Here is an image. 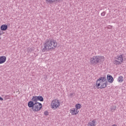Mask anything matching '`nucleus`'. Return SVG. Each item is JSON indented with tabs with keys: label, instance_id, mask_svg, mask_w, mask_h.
<instances>
[{
	"label": "nucleus",
	"instance_id": "obj_2",
	"mask_svg": "<svg viewBox=\"0 0 126 126\" xmlns=\"http://www.w3.org/2000/svg\"><path fill=\"white\" fill-rule=\"evenodd\" d=\"M28 106L29 108H32V111H34V112H38L43 107L42 103L33 100L30 101L28 103Z\"/></svg>",
	"mask_w": 126,
	"mask_h": 126
},
{
	"label": "nucleus",
	"instance_id": "obj_11",
	"mask_svg": "<svg viewBox=\"0 0 126 126\" xmlns=\"http://www.w3.org/2000/svg\"><path fill=\"white\" fill-rule=\"evenodd\" d=\"M116 59L118 60V62H119L121 63H122L123 62H124V59L123 58V55H122L119 56H117V58Z\"/></svg>",
	"mask_w": 126,
	"mask_h": 126
},
{
	"label": "nucleus",
	"instance_id": "obj_7",
	"mask_svg": "<svg viewBox=\"0 0 126 126\" xmlns=\"http://www.w3.org/2000/svg\"><path fill=\"white\" fill-rule=\"evenodd\" d=\"M107 79L108 82L110 83H113V82H114V78H113V76L110 74L107 75Z\"/></svg>",
	"mask_w": 126,
	"mask_h": 126
},
{
	"label": "nucleus",
	"instance_id": "obj_14",
	"mask_svg": "<svg viewBox=\"0 0 126 126\" xmlns=\"http://www.w3.org/2000/svg\"><path fill=\"white\" fill-rule=\"evenodd\" d=\"M1 30L2 31H5L7 29V25H2L0 27Z\"/></svg>",
	"mask_w": 126,
	"mask_h": 126
},
{
	"label": "nucleus",
	"instance_id": "obj_12",
	"mask_svg": "<svg viewBox=\"0 0 126 126\" xmlns=\"http://www.w3.org/2000/svg\"><path fill=\"white\" fill-rule=\"evenodd\" d=\"M96 82H106V77H100V78L96 81Z\"/></svg>",
	"mask_w": 126,
	"mask_h": 126
},
{
	"label": "nucleus",
	"instance_id": "obj_3",
	"mask_svg": "<svg viewBox=\"0 0 126 126\" xmlns=\"http://www.w3.org/2000/svg\"><path fill=\"white\" fill-rule=\"evenodd\" d=\"M104 57L103 56H94L90 59L91 63L94 64V65L97 64V63H101Z\"/></svg>",
	"mask_w": 126,
	"mask_h": 126
},
{
	"label": "nucleus",
	"instance_id": "obj_4",
	"mask_svg": "<svg viewBox=\"0 0 126 126\" xmlns=\"http://www.w3.org/2000/svg\"><path fill=\"white\" fill-rule=\"evenodd\" d=\"M96 88L97 89H103L106 88L108 86V81L106 82H96Z\"/></svg>",
	"mask_w": 126,
	"mask_h": 126
},
{
	"label": "nucleus",
	"instance_id": "obj_26",
	"mask_svg": "<svg viewBox=\"0 0 126 126\" xmlns=\"http://www.w3.org/2000/svg\"><path fill=\"white\" fill-rule=\"evenodd\" d=\"M5 97H8V95H6V96H5Z\"/></svg>",
	"mask_w": 126,
	"mask_h": 126
},
{
	"label": "nucleus",
	"instance_id": "obj_25",
	"mask_svg": "<svg viewBox=\"0 0 126 126\" xmlns=\"http://www.w3.org/2000/svg\"><path fill=\"white\" fill-rule=\"evenodd\" d=\"M112 126H117L116 124H114V125H112Z\"/></svg>",
	"mask_w": 126,
	"mask_h": 126
},
{
	"label": "nucleus",
	"instance_id": "obj_16",
	"mask_svg": "<svg viewBox=\"0 0 126 126\" xmlns=\"http://www.w3.org/2000/svg\"><path fill=\"white\" fill-rule=\"evenodd\" d=\"M113 63L116 64V65H119V64H122V63L118 60H115L113 62Z\"/></svg>",
	"mask_w": 126,
	"mask_h": 126
},
{
	"label": "nucleus",
	"instance_id": "obj_20",
	"mask_svg": "<svg viewBox=\"0 0 126 126\" xmlns=\"http://www.w3.org/2000/svg\"><path fill=\"white\" fill-rule=\"evenodd\" d=\"M29 52H32V51H34V47H32L28 48Z\"/></svg>",
	"mask_w": 126,
	"mask_h": 126
},
{
	"label": "nucleus",
	"instance_id": "obj_22",
	"mask_svg": "<svg viewBox=\"0 0 126 126\" xmlns=\"http://www.w3.org/2000/svg\"><path fill=\"white\" fill-rule=\"evenodd\" d=\"M44 115L45 116H48L49 115V112H48V111H46L44 112Z\"/></svg>",
	"mask_w": 126,
	"mask_h": 126
},
{
	"label": "nucleus",
	"instance_id": "obj_23",
	"mask_svg": "<svg viewBox=\"0 0 126 126\" xmlns=\"http://www.w3.org/2000/svg\"><path fill=\"white\" fill-rule=\"evenodd\" d=\"M0 101H3V98L0 96Z\"/></svg>",
	"mask_w": 126,
	"mask_h": 126
},
{
	"label": "nucleus",
	"instance_id": "obj_1",
	"mask_svg": "<svg viewBox=\"0 0 126 126\" xmlns=\"http://www.w3.org/2000/svg\"><path fill=\"white\" fill-rule=\"evenodd\" d=\"M58 46V43L56 40L53 39H47L43 46H41V51L42 52H48V51H52L55 50Z\"/></svg>",
	"mask_w": 126,
	"mask_h": 126
},
{
	"label": "nucleus",
	"instance_id": "obj_19",
	"mask_svg": "<svg viewBox=\"0 0 126 126\" xmlns=\"http://www.w3.org/2000/svg\"><path fill=\"white\" fill-rule=\"evenodd\" d=\"M75 96V93H71L69 94L70 98H72V97H74Z\"/></svg>",
	"mask_w": 126,
	"mask_h": 126
},
{
	"label": "nucleus",
	"instance_id": "obj_9",
	"mask_svg": "<svg viewBox=\"0 0 126 126\" xmlns=\"http://www.w3.org/2000/svg\"><path fill=\"white\" fill-rule=\"evenodd\" d=\"M5 62H6V57L0 56V64H1V63H4Z\"/></svg>",
	"mask_w": 126,
	"mask_h": 126
},
{
	"label": "nucleus",
	"instance_id": "obj_10",
	"mask_svg": "<svg viewBox=\"0 0 126 126\" xmlns=\"http://www.w3.org/2000/svg\"><path fill=\"white\" fill-rule=\"evenodd\" d=\"M46 1L49 3H54V2L58 3V2H62V0H46Z\"/></svg>",
	"mask_w": 126,
	"mask_h": 126
},
{
	"label": "nucleus",
	"instance_id": "obj_24",
	"mask_svg": "<svg viewBox=\"0 0 126 126\" xmlns=\"http://www.w3.org/2000/svg\"><path fill=\"white\" fill-rule=\"evenodd\" d=\"M0 35H2V32H1V31H0Z\"/></svg>",
	"mask_w": 126,
	"mask_h": 126
},
{
	"label": "nucleus",
	"instance_id": "obj_5",
	"mask_svg": "<svg viewBox=\"0 0 126 126\" xmlns=\"http://www.w3.org/2000/svg\"><path fill=\"white\" fill-rule=\"evenodd\" d=\"M60 105H61V102L58 99L53 100L51 103V107L53 110H56L60 107Z\"/></svg>",
	"mask_w": 126,
	"mask_h": 126
},
{
	"label": "nucleus",
	"instance_id": "obj_8",
	"mask_svg": "<svg viewBox=\"0 0 126 126\" xmlns=\"http://www.w3.org/2000/svg\"><path fill=\"white\" fill-rule=\"evenodd\" d=\"M79 112V111H78L76 108H72L70 109V113L72 115H77Z\"/></svg>",
	"mask_w": 126,
	"mask_h": 126
},
{
	"label": "nucleus",
	"instance_id": "obj_18",
	"mask_svg": "<svg viewBox=\"0 0 126 126\" xmlns=\"http://www.w3.org/2000/svg\"><path fill=\"white\" fill-rule=\"evenodd\" d=\"M76 109H77V110H79V109H81V104L80 103H78L75 105Z\"/></svg>",
	"mask_w": 126,
	"mask_h": 126
},
{
	"label": "nucleus",
	"instance_id": "obj_13",
	"mask_svg": "<svg viewBox=\"0 0 126 126\" xmlns=\"http://www.w3.org/2000/svg\"><path fill=\"white\" fill-rule=\"evenodd\" d=\"M88 126H96V121L93 120L88 124Z\"/></svg>",
	"mask_w": 126,
	"mask_h": 126
},
{
	"label": "nucleus",
	"instance_id": "obj_17",
	"mask_svg": "<svg viewBox=\"0 0 126 126\" xmlns=\"http://www.w3.org/2000/svg\"><path fill=\"white\" fill-rule=\"evenodd\" d=\"M116 109H117V107H116V106L113 105L110 108V110H111V112H115V111H116Z\"/></svg>",
	"mask_w": 126,
	"mask_h": 126
},
{
	"label": "nucleus",
	"instance_id": "obj_21",
	"mask_svg": "<svg viewBox=\"0 0 126 126\" xmlns=\"http://www.w3.org/2000/svg\"><path fill=\"white\" fill-rule=\"evenodd\" d=\"M106 14V12L105 11L101 13V16H105V15Z\"/></svg>",
	"mask_w": 126,
	"mask_h": 126
},
{
	"label": "nucleus",
	"instance_id": "obj_15",
	"mask_svg": "<svg viewBox=\"0 0 126 126\" xmlns=\"http://www.w3.org/2000/svg\"><path fill=\"white\" fill-rule=\"evenodd\" d=\"M118 82H120V83H122L123 81H124V77L123 76H120L118 77Z\"/></svg>",
	"mask_w": 126,
	"mask_h": 126
},
{
	"label": "nucleus",
	"instance_id": "obj_6",
	"mask_svg": "<svg viewBox=\"0 0 126 126\" xmlns=\"http://www.w3.org/2000/svg\"><path fill=\"white\" fill-rule=\"evenodd\" d=\"M31 101H33V102H38V101L44 102V98L41 95L33 96H32Z\"/></svg>",
	"mask_w": 126,
	"mask_h": 126
}]
</instances>
